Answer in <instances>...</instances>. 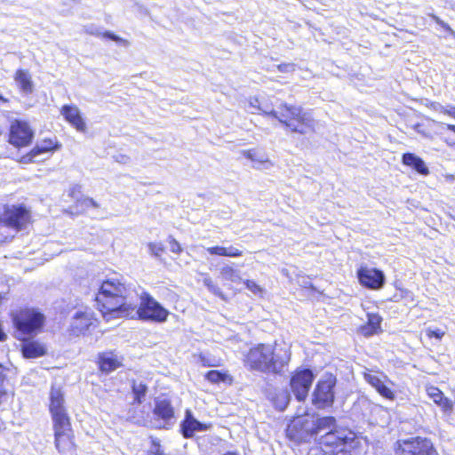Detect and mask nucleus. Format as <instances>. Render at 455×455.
Returning a JSON list of instances; mask_svg holds the SVG:
<instances>
[{"label":"nucleus","mask_w":455,"mask_h":455,"mask_svg":"<svg viewBox=\"0 0 455 455\" xmlns=\"http://www.w3.org/2000/svg\"><path fill=\"white\" fill-rule=\"evenodd\" d=\"M291 351L276 352L275 347L267 343H257L244 353L243 366L250 371L282 375L291 362Z\"/></svg>","instance_id":"3"},{"label":"nucleus","mask_w":455,"mask_h":455,"mask_svg":"<svg viewBox=\"0 0 455 455\" xmlns=\"http://www.w3.org/2000/svg\"><path fill=\"white\" fill-rule=\"evenodd\" d=\"M242 155L251 162L258 163L259 164L270 163L268 158L266 156H260L256 148L243 150Z\"/></svg>","instance_id":"30"},{"label":"nucleus","mask_w":455,"mask_h":455,"mask_svg":"<svg viewBox=\"0 0 455 455\" xmlns=\"http://www.w3.org/2000/svg\"><path fill=\"white\" fill-rule=\"evenodd\" d=\"M130 288L118 278L101 282L96 294L97 309L106 321L118 318H132L134 304L129 301Z\"/></svg>","instance_id":"2"},{"label":"nucleus","mask_w":455,"mask_h":455,"mask_svg":"<svg viewBox=\"0 0 455 455\" xmlns=\"http://www.w3.org/2000/svg\"><path fill=\"white\" fill-rule=\"evenodd\" d=\"M134 313L132 319H139L143 322L164 323L170 315L167 308L163 307L148 291H143L140 295V304L134 305Z\"/></svg>","instance_id":"8"},{"label":"nucleus","mask_w":455,"mask_h":455,"mask_svg":"<svg viewBox=\"0 0 455 455\" xmlns=\"http://www.w3.org/2000/svg\"><path fill=\"white\" fill-rule=\"evenodd\" d=\"M204 285L208 288L210 291H212L216 296L220 297V299L227 300V296L221 291V290L213 283V281L211 278H205L204 280Z\"/></svg>","instance_id":"35"},{"label":"nucleus","mask_w":455,"mask_h":455,"mask_svg":"<svg viewBox=\"0 0 455 455\" xmlns=\"http://www.w3.org/2000/svg\"><path fill=\"white\" fill-rule=\"evenodd\" d=\"M402 293H403V295H407L408 291L406 290H401Z\"/></svg>","instance_id":"49"},{"label":"nucleus","mask_w":455,"mask_h":455,"mask_svg":"<svg viewBox=\"0 0 455 455\" xmlns=\"http://www.w3.org/2000/svg\"><path fill=\"white\" fill-rule=\"evenodd\" d=\"M34 222L32 212L25 204H5L0 212V227L15 232L27 229Z\"/></svg>","instance_id":"7"},{"label":"nucleus","mask_w":455,"mask_h":455,"mask_svg":"<svg viewBox=\"0 0 455 455\" xmlns=\"http://www.w3.org/2000/svg\"><path fill=\"white\" fill-rule=\"evenodd\" d=\"M419 126H420V124H416V125L414 126V129H415L416 131H419V130H418V128H419Z\"/></svg>","instance_id":"50"},{"label":"nucleus","mask_w":455,"mask_h":455,"mask_svg":"<svg viewBox=\"0 0 455 455\" xmlns=\"http://www.w3.org/2000/svg\"><path fill=\"white\" fill-rule=\"evenodd\" d=\"M440 113L455 119V106L440 107Z\"/></svg>","instance_id":"40"},{"label":"nucleus","mask_w":455,"mask_h":455,"mask_svg":"<svg viewBox=\"0 0 455 455\" xmlns=\"http://www.w3.org/2000/svg\"><path fill=\"white\" fill-rule=\"evenodd\" d=\"M60 114L62 115L64 119L77 132H86V124L81 115L79 108L76 105H63L60 108Z\"/></svg>","instance_id":"21"},{"label":"nucleus","mask_w":455,"mask_h":455,"mask_svg":"<svg viewBox=\"0 0 455 455\" xmlns=\"http://www.w3.org/2000/svg\"><path fill=\"white\" fill-rule=\"evenodd\" d=\"M6 367L0 363V387L3 386L6 379Z\"/></svg>","instance_id":"43"},{"label":"nucleus","mask_w":455,"mask_h":455,"mask_svg":"<svg viewBox=\"0 0 455 455\" xmlns=\"http://www.w3.org/2000/svg\"><path fill=\"white\" fill-rule=\"evenodd\" d=\"M96 364L103 374H109L124 366V356L116 350H106L97 355Z\"/></svg>","instance_id":"17"},{"label":"nucleus","mask_w":455,"mask_h":455,"mask_svg":"<svg viewBox=\"0 0 455 455\" xmlns=\"http://www.w3.org/2000/svg\"><path fill=\"white\" fill-rule=\"evenodd\" d=\"M148 248L150 254L156 258H161L166 252V248L163 243L150 242L148 243Z\"/></svg>","instance_id":"32"},{"label":"nucleus","mask_w":455,"mask_h":455,"mask_svg":"<svg viewBox=\"0 0 455 455\" xmlns=\"http://www.w3.org/2000/svg\"><path fill=\"white\" fill-rule=\"evenodd\" d=\"M204 377L205 380L214 385L220 383L231 385L234 381L233 377L227 371L210 370L205 372Z\"/></svg>","instance_id":"28"},{"label":"nucleus","mask_w":455,"mask_h":455,"mask_svg":"<svg viewBox=\"0 0 455 455\" xmlns=\"http://www.w3.org/2000/svg\"><path fill=\"white\" fill-rule=\"evenodd\" d=\"M395 455H439L433 442L427 437L415 436L396 443Z\"/></svg>","instance_id":"10"},{"label":"nucleus","mask_w":455,"mask_h":455,"mask_svg":"<svg viewBox=\"0 0 455 455\" xmlns=\"http://www.w3.org/2000/svg\"><path fill=\"white\" fill-rule=\"evenodd\" d=\"M220 275L223 280L235 282L240 279L237 271L231 266H224L220 269Z\"/></svg>","instance_id":"31"},{"label":"nucleus","mask_w":455,"mask_h":455,"mask_svg":"<svg viewBox=\"0 0 455 455\" xmlns=\"http://www.w3.org/2000/svg\"><path fill=\"white\" fill-rule=\"evenodd\" d=\"M74 192H75V188H74V189H72V191H71L70 195H71V196H73Z\"/></svg>","instance_id":"52"},{"label":"nucleus","mask_w":455,"mask_h":455,"mask_svg":"<svg viewBox=\"0 0 455 455\" xmlns=\"http://www.w3.org/2000/svg\"><path fill=\"white\" fill-rule=\"evenodd\" d=\"M447 129L455 133V124H447Z\"/></svg>","instance_id":"47"},{"label":"nucleus","mask_w":455,"mask_h":455,"mask_svg":"<svg viewBox=\"0 0 455 455\" xmlns=\"http://www.w3.org/2000/svg\"><path fill=\"white\" fill-rule=\"evenodd\" d=\"M102 37L110 39L112 41L118 42L120 40L119 36H116L110 31H105L101 34Z\"/></svg>","instance_id":"42"},{"label":"nucleus","mask_w":455,"mask_h":455,"mask_svg":"<svg viewBox=\"0 0 455 455\" xmlns=\"http://www.w3.org/2000/svg\"><path fill=\"white\" fill-rule=\"evenodd\" d=\"M131 391L132 394V405L141 404L147 396L148 387L142 379H132L130 381Z\"/></svg>","instance_id":"24"},{"label":"nucleus","mask_w":455,"mask_h":455,"mask_svg":"<svg viewBox=\"0 0 455 455\" xmlns=\"http://www.w3.org/2000/svg\"><path fill=\"white\" fill-rule=\"evenodd\" d=\"M48 411L52 421L53 433L73 429L64 393L59 387L52 386L50 388Z\"/></svg>","instance_id":"6"},{"label":"nucleus","mask_w":455,"mask_h":455,"mask_svg":"<svg viewBox=\"0 0 455 455\" xmlns=\"http://www.w3.org/2000/svg\"><path fill=\"white\" fill-rule=\"evenodd\" d=\"M338 427L336 418L333 416H323L318 418L315 422L310 430L311 435H317L321 431L327 428Z\"/></svg>","instance_id":"29"},{"label":"nucleus","mask_w":455,"mask_h":455,"mask_svg":"<svg viewBox=\"0 0 455 455\" xmlns=\"http://www.w3.org/2000/svg\"><path fill=\"white\" fill-rule=\"evenodd\" d=\"M61 144L56 137L44 138L36 144L28 152L20 157L22 164H32L36 162V157L42 154L54 153L60 149Z\"/></svg>","instance_id":"16"},{"label":"nucleus","mask_w":455,"mask_h":455,"mask_svg":"<svg viewBox=\"0 0 455 455\" xmlns=\"http://www.w3.org/2000/svg\"><path fill=\"white\" fill-rule=\"evenodd\" d=\"M155 428L168 429L175 419V408L170 398H157L152 410Z\"/></svg>","instance_id":"13"},{"label":"nucleus","mask_w":455,"mask_h":455,"mask_svg":"<svg viewBox=\"0 0 455 455\" xmlns=\"http://www.w3.org/2000/svg\"><path fill=\"white\" fill-rule=\"evenodd\" d=\"M222 455H239L236 451H227Z\"/></svg>","instance_id":"48"},{"label":"nucleus","mask_w":455,"mask_h":455,"mask_svg":"<svg viewBox=\"0 0 455 455\" xmlns=\"http://www.w3.org/2000/svg\"><path fill=\"white\" fill-rule=\"evenodd\" d=\"M212 427L211 423H202L196 419L190 410H187L180 422V433L186 439L192 438L196 431H206Z\"/></svg>","instance_id":"20"},{"label":"nucleus","mask_w":455,"mask_h":455,"mask_svg":"<svg viewBox=\"0 0 455 455\" xmlns=\"http://www.w3.org/2000/svg\"><path fill=\"white\" fill-rule=\"evenodd\" d=\"M13 78L22 92L26 94L32 93L34 85L28 70L23 68L17 69L14 73Z\"/></svg>","instance_id":"26"},{"label":"nucleus","mask_w":455,"mask_h":455,"mask_svg":"<svg viewBox=\"0 0 455 455\" xmlns=\"http://www.w3.org/2000/svg\"><path fill=\"white\" fill-rule=\"evenodd\" d=\"M277 69L280 72H288L294 69V65L291 63H281L277 65Z\"/></svg>","instance_id":"41"},{"label":"nucleus","mask_w":455,"mask_h":455,"mask_svg":"<svg viewBox=\"0 0 455 455\" xmlns=\"http://www.w3.org/2000/svg\"><path fill=\"white\" fill-rule=\"evenodd\" d=\"M9 100L4 98L2 94H0V103H8Z\"/></svg>","instance_id":"46"},{"label":"nucleus","mask_w":455,"mask_h":455,"mask_svg":"<svg viewBox=\"0 0 455 455\" xmlns=\"http://www.w3.org/2000/svg\"><path fill=\"white\" fill-rule=\"evenodd\" d=\"M426 335L429 339H435L437 340H441L443 338V336L445 335V332L440 329H436V330L427 329V330H426Z\"/></svg>","instance_id":"39"},{"label":"nucleus","mask_w":455,"mask_h":455,"mask_svg":"<svg viewBox=\"0 0 455 455\" xmlns=\"http://www.w3.org/2000/svg\"><path fill=\"white\" fill-rule=\"evenodd\" d=\"M147 455H164L159 440H151V449L148 451Z\"/></svg>","instance_id":"36"},{"label":"nucleus","mask_w":455,"mask_h":455,"mask_svg":"<svg viewBox=\"0 0 455 455\" xmlns=\"http://www.w3.org/2000/svg\"><path fill=\"white\" fill-rule=\"evenodd\" d=\"M315 379L314 372L308 368L298 367L290 377V389L299 402H304Z\"/></svg>","instance_id":"11"},{"label":"nucleus","mask_w":455,"mask_h":455,"mask_svg":"<svg viewBox=\"0 0 455 455\" xmlns=\"http://www.w3.org/2000/svg\"><path fill=\"white\" fill-rule=\"evenodd\" d=\"M6 395V391L4 388H0V404L2 403L3 397Z\"/></svg>","instance_id":"45"},{"label":"nucleus","mask_w":455,"mask_h":455,"mask_svg":"<svg viewBox=\"0 0 455 455\" xmlns=\"http://www.w3.org/2000/svg\"><path fill=\"white\" fill-rule=\"evenodd\" d=\"M2 134H3V128H2V126L0 125V137L2 136Z\"/></svg>","instance_id":"51"},{"label":"nucleus","mask_w":455,"mask_h":455,"mask_svg":"<svg viewBox=\"0 0 455 455\" xmlns=\"http://www.w3.org/2000/svg\"><path fill=\"white\" fill-rule=\"evenodd\" d=\"M243 283L245 287L254 294H261L263 292V289L260 285L253 280L246 279L243 281Z\"/></svg>","instance_id":"37"},{"label":"nucleus","mask_w":455,"mask_h":455,"mask_svg":"<svg viewBox=\"0 0 455 455\" xmlns=\"http://www.w3.org/2000/svg\"><path fill=\"white\" fill-rule=\"evenodd\" d=\"M382 317L378 313H368L365 323L358 327V332L363 337H371L382 331Z\"/></svg>","instance_id":"23"},{"label":"nucleus","mask_w":455,"mask_h":455,"mask_svg":"<svg viewBox=\"0 0 455 455\" xmlns=\"http://www.w3.org/2000/svg\"><path fill=\"white\" fill-rule=\"evenodd\" d=\"M167 242L169 243L170 250H171L172 252H173L175 254H180L181 253L182 247L180 244V243L172 235H169L167 237Z\"/></svg>","instance_id":"38"},{"label":"nucleus","mask_w":455,"mask_h":455,"mask_svg":"<svg viewBox=\"0 0 455 455\" xmlns=\"http://www.w3.org/2000/svg\"><path fill=\"white\" fill-rule=\"evenodd\" d=\"M207 252L212 256L239 258L243 255V251L234 246L225 247L221 245H214L206 249Z\"/></svg>","instance_id":"27"},{"label":"nucleus","mask_w":455,"mask_h":455,"mask_svg":"<svg viewBox=\"0 0 455 455\" xmlns=\"http://www.w3.org/2000/svg\"><path fill=\"white\" fill-rule=\"evenodd\" d=\"M198 360L204 367H219L222 364L220 359H216L204 354H199Z\"/></svg>","instance_id":"33"},{"label":"nucleus","mask_w":455,"mask_h":455,"mask_svg":"<svg viewBox=\"0 0 455 455\" xmlns=\"http://www.w3.org/2000/svg\"><path fill=\"white\" fill-rule=\"evenodd\" d=\"M356 276L359 283L369 290H379L386 282V277L382 270L375 267L361 266L356 271Z\"/></svg>","instance_id":"15"},{"label":"nucleus","mask_w":455,"mask_h":455,"mask_svg":"<svg viewBox=\"0 0 455 455\" xmlns=\"http://www.w3.org/2000/svg\"><path fill=\"white\" fill-rule=\"evenodd\" d=\"M337 377L332 372H325L319 379L312 392L311 403L319 410L333 406L336 396Z\"/></svg>","instance_id":"9"},{"label":"nucleus","mask_w":455,"mask_h":455,"mask_svg":"<svg viewBox=\"0 0 455 455\" xmlns=\"http://www.w3.org/2000/svg\"><path fill=\"white\" fill-rule=\"evenodd\" d=\"M76 204L77 207H80V210L76 212V213L82 212L84 210L90 208V207H97L98 204L96 202L90 197H83L78 200H76Z\"/></svg>","instance_id":"34"},{"label":"nucleus","mask_w":455,"mask_h":455,"mask_svg":"<svg viewBox=\"0 0 455 455\" xmlns=\"http://www.w3.org/2000/svg\"><path fill=\"white\" fill-rule=\"evenodd\" d=\"M402 163L406 166L412 167L417 172L421 175H427L429 173V170L427 167L425 162L419 156L414 155L413 153H404L402 156Z\"/></svg>","instance_id":"25"},{"label":"nucleus","mask_w":455,"mask_h":455,"mask_svg":"<svg viewBox=\"0 0 455 455\" xmlns=\"http://www.w3.org/2000/svg\"><path fill=\"white\" fill-rule=\"evenodd\" d=\"M97 320L92 314L86 312H77L68 328L69 334L74 337L85 335L92 327H96Z\"/></svg>","instance_id":"18"},{"label":"nucleus","mask_w":455,"mask_h":455,"mask_svg":"<svg viewBox=\"0 0 455 455\" xmlns=\"http://www.w3.org/2000/svg\"><path fill=\"white\" fill-rule=\"evenodd\" d=\"M54 446L61 455L75 452L77 449L74 429L53 433Z\"/></svg>","instance_id":"19"},{"label":"nucleus","mask_w":455,"mask_h":455,"mask_svg":"<svg viewBox=\"0 0 455 455\" xmlns=\"http://www.w3.org/2000/svg\"><path fill=\"white\" fill-rule=\"evenodd\" d=\"M363 377L364 380L370 386H371L380 396L389 401H394L395 399V391L388 387L387 383H389L392 386L395 384L388 379L386 374L379 371H373L371 370H367L363 372Z\"/></svg>","instance_id":"14"},{"label":"nucleus","mask_w":455,"mask_h":455,"mask_svg":"<svg viewBox=\"0 0 455 455\" xmlns=\"http://www.w3.org/2000/svg\"><path fill=\"white\" fill-rule=\"evenodd\" d=\"M440 107H442L438 102H430L427 104V108H429L430 109H433L435 111H439L440 112Z\"/></svg>","instance_id":"44"},{"label":"nucleus","mask_w":455,"mask_h":455,"mask_svg":"<svg viewBox=\"0 0 455 455\" xmlns=\"http://www.w3.org/2000/svg\"><path fill=\"white\" fill-rule=\"evenodd\" d=\"M359 447L357 434L347 427L331 428L317 441L321 455H353Z\"/></svg>","instance_id":"5"},{"label":"nucleus","mask_w":455,"mask_h":455,"mask_svg":"<svg viewBox=\"0 0 455 455\" xmlns=\"http://www.w3.org/2000/svg\"><path fill=\"white\" fill-rule=\"evenodd\" d=\"M259 102L257 98L251 101V106L258 109V113L276 120L290 132L306 135L314 133L315 120L311 115L299 106L291 105L286 102L279 106V110H264L259 106L254 105Z\"/></svg>","instance_id":"4"},{"label":"nucleus","mask_w":455,"mask_h":455,"mask_svg":"<svg viewBox=\"0 0 455 455\" xmlns=\"http://www.w3.org/2000/svg\"><path fill=\"white\" fill-rule=\"evenodd\" d=\"M12 337L20 343V351L25 359H36L47 355L46 344L36 339L46 324L45 315L37 307L24 306L10 315Z\"/></svg>","instance_id":"1"},{"label":"nucleus","mask_w":455,"mask_h":455,"mask_svg":"<svg viewBox=\"0 0 455 455\" xmlns=\"http://www.w3.org/2000/svg\"><path fill=\"white\" fill-rule=\"evenodd\" d=\"M34 136V130L27 120L13 119L9 126L7 141L16 148H22L32 143Z\"/></svg>","instance_id":"12"},{"label":"nucleus","mask_w":455,"mask_h":455,"mask_svg":"<svg viewBox=\"0 0 455 455\" xmlns=\"http://www.w3.org/2000/svg\"><path fill=\"white\" fill-rule=\"evenodd\" d=\"M427 396L442 410L445 414H451L453 411V402L443 392L435 386H427L426 388Z\"/></svg>","instance_id":"22"}]
</instances>
